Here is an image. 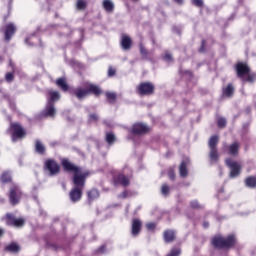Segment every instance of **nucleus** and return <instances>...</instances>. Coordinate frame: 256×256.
Here are the masks:
<instances>
[{
	"mask_svg": "<svg viewBox=\"0 0 256 256\" xmlns=\"http://www.w3.org/2000/svg\"><path fill=\"white\" fill-rule=\"evenodd\" d=\"M62 167H64L65 171L68 173H74L72 177V183L74 188L69 193V198L72 203H77L81 201V197H83V189H85V182L87 181V177L91 175L89 171H83L81 167L73 164L69 159L62 160Z\"/></svg>",
	"mask_w": 256,
	"mask_h": 256,
	"instance_id": "1",
	"label": "nucleus"
},
{
	"mask_svg": "<svg viewBox=\"0 0 256 256\" xmlns=\"http://www.w3.org/2000/svg\"><path fill=\"white\" fill-rule=\"evenodd\" d=\"M237 77L242 79V81H247L248 83H254L256 79V74L251 73V68L247 63L238 62L235 66Z\"/></svg>",
	"mask_w": 256,
	"mask_h": 256,
	"instance_id": "2",
	"label": "nucleus"
},
{
	"mask_svg": "<svg viewBox=\"0 0 256 256\" xmlns=\"http://www.w3.org/2000/svg\"><path fill=\"white\" fill-rule=\"evenodd\" d=\"M212 245L216 249H229V247H233V245H235V236L230 235L227 238L215 236L212 239Z\"/></svg>",
	"mask_w": 256,
	"mask_h": 256,
	"instance_id": "3",
	"label": "nucleus"
},
{
	"mask_svg": "<svg viewBox=\"0 0 256 256\" xmlns=\"http://www.w3.org/2000/svg\"><path fill=\"white\" fill-rule=\"evenodd\" d=\"M217 145H219V136L217 135L211 136L208 141V146L210 149L209 159H210L211 165L219 161V150L217 149Z\"/></svg>",
	"mask_w": 256,
	"mask_h": 256,
	"instance_id": "4",
	"label": "nucleus"
},
{
	"mask_svg": "<svg viewBox=\"0 0 256 256\" xmlns=\"http://www.w3.org/2000/svg\"><path fill=\"white\" fill-rule=\"evenodd\" d=\"M137 93L141 97L153 95L155 93V85L151 82H142L137 87Z\"/></svg>",
	"mask_w": 256,
	"mask_h": 256,
	"instance_id": "5",
	"label": "nucleus"
},
{
	"mask_svg": "<svg viewBox=\"0 0 256 256\" xmlns=\"http://www.w3.org/2000/svg\"><path fill=\"white\" fill-rule=\"evenodd\" d=\"M44 169L45 171H48L50 177H53L55 175H59V172L61 171V166L55 161L54 159H48L44 163Z\"/></svg>",
	"mask_w": 256,
	"mask_h": 256,
	"instance_id": "6",
	"label": "nucleus"
},
{
	"mask_svg": "<svg viewBox=\"0 0 256 256\" xmlns=\"http://www.w3.org/2000/svg\"><path fill=\"white\" fill-rule=\"evenodd\" d=\"M226 165L229 167L230 177L233 179L238 177L239 173H241V164L237 161L232 160L231 158L226 159Z\"/></svg>",
	"mask_w": 256,
	"mask_h": 256,
	"instance_id": "7",
	"label": "nucleus"
},
{
	"mask_svg": "<svg viewBox=\"0 0 256 256\" xmlns=\"http://www.w3.org/2000/svg\"><path fill=\"white\" fill-rule=\"evenodd\" d=\"M10 128L13 131V133H12L13 143H15L17 141V139H23V137H25V130L19 124L12 123L10 125Z\"/></svg>",
	"mask_w": 256,
	"mask_h": 256,
	"instance_id": "8",
	"label": "nucleus"
},
{
	"mask_svg": "<svg viewBox=\"0 0 256 256\" xmlns=\"http://www.w3.org/2000/svg\"><path fill=\"white\" fill-rule=\"evenodd\" d=\"M6 224L11 227H23L25 225V219L15 218L13 214L7 213L5 217Z\"/></svg>",
	"mask_w": 256,
	"mask_h": 256,
	"instance_id": "9",
	"label": "nucleus"
},
{
	"mask_svg": "<svg viewBox=\"0 0 256 256\" xmlns=\"http://www.w3.org/2000/svg\"><path fill=\"white\" fill-rule=\"evenodd\" d=\"M21 189H19V186H12L10 188V194H9V200L12 205H17L19 203V200L21 199Z\"/></svg>",
	"mask_w": 256,
	"mask_h": 256,
	"instance_id": "10",
	"label": "nucleus"
},
{
	"mask_svg": "<svg viewBox=\"0 0 256 256\" xmlns=\"http://www.w3.org/2000/svg\"><path fill=\"white\" fill-rule=\"evenodd\" d=\"M132 133L134 135H145V133H149V126L142 123H136L132 127Z\"/></svg>",
	"mask_w": 256,
	"mask_h": 256,
	"instance_id": "11",
	"label": "nucleus"
},
{
	"mask_svg": "<svg viewBox=\"0 0 256 256\" xmlns=\"http://www.w3.org/2000/svg\"><path fill=\"white\" fill-rule=\"evenodd\" d=\"M239 143L238 142H234L231 145H227V143L223 144V149L224 151H228L229 155H232L233 157H237V155H239Z\"/></svg>",
	"mask_w": 256,
	"mask_h": 256,
	"instance_id": "12",
	"label": "nucleus"
},
{
	"mask_svg": "<svg viewBox=\"0 0 256 256\" xmlns=\"http://www.w3.org/2000/svg\"><path fill=\"white\" fill-rule=\"evenodd\" d=\"M55 113H57V110H55V104L51 101H48L41 115L42 117H55Z\"/></svg>",
	"mask_w": 256,
	"mask_h": 256,
	"instance_id": "13",
	"label": "nucleus"
},
{
	"mask_svg": "<svg viewBox=\"0 0 256 256\" xmlns=\"http://www.w3.org/2000/svg\"><path fill=\"white\" fill-rule=\"evenodd\" d=\"M141 227H143V223L141 222V220L133 219L131 235L133 237H137V235L141 233Z\"/></svg>",
	"mask_w": 256,
	"mask_h": 256,
	"instance_id": "14",
	"label": "nucleus"
},
{
	"mask_svg": "<svg viewBox=\"0 0 256 256\" xmlns=\"http://www.w3.org/2000/svg\"><path fill=\"white\" fill-rule=\"evenodd\" d=\"M15 31H16L15 24L9 23L8 25H6V29L4 32L5 41H11V37L15 35Z\"/></svg>",
	"mask_w": 256,
	"mask_h": 256,
	"instance_id": "15",
	"label": "nucleus"
},
{
	"mask_svg": "<svg viewBox=\"0 0 256 256\" xmlns=\"http://www.w3.org/2000/svg\"><path fill=\"white\" fill-rule=\"evenodd\" d=\"M114 183L120 184L123 187H129V177L125 176V174H119L116 178H114Z\"/></svg>",
	"mask_w": 256,
	"mask_h": 256,
	"instance_id": "16",
	"label": "nucleus"
},
{
	"mask_svg": "<svg viewBox=\"0 0 256 256\" xmlns=\"http://www.w3.org/2000/svg\"><path fill=\"white\" fill-rule=\"evenodd\" d=\"M84 87H86V89L88 90V95L89 93H92L93 95H96V97H98V95H101L102 93L101 88H99V86L95 84L86 83Z\"/></svg>",
	"mask_w": 256,
	"mask_h": 256,
	"instance_id": "17",
	"label": "nucleus"
},
{
	"mask_svg": "<svg viewBox=\"0 0 256 256\" xmlns=\"http://www.w3.org/2000/svg\"><path fill=\"white\" fill-rule=\"evenodd\" d=\"M131 45H133V41L131 40V37L127 35H122V39H121L122 49H124V51H129V49H131Z\"/></svg>",
	"mask_w": 256,
	"mask_h": 256,
	"instance_id": "18",
	"label": "nucleus"
},
{
	"mask_svg": "<svg viewBox=\"0 0 256 256\" xmlns=\"http://www.w3.org/2000/svg\"><path fill=\"white\" fill-rule=\"evenodd\" d=\"M102 7L106 13H113L115 11V3L111 0H103Z\"/></svg>",
	"mask_w": 256,
	"mask_h": 256,
	"instance_id": "19",
	"label": "nucleus"
},
{
	"mask_svg": "<svg viewBox=\"0 0 256 256\" xmlns=\"http://www.w3.org/2000/svg\"><path fill=\"white\" fill-rule=\"evenodd\" d=\"M165 243H173L175 241V231L173 230H166L163 234Z\"/></svg>",
	"mask_w": 256,
	"mask_h": 256,
	"instance_id": "20",
	"label": "nucleus"
},
{
	"mask_svg": "<svg viewBox=\"0 0 256 256\" xmlns=\"http://www.w3.org/2000/svg\"><path fill=\"white\" fill-rule=\"evenodd\" d=\"M73 94L77 97V99H85L87 95H89V91L83 88H76L73 92Z\"/></svg>",
	"mask_w": 256,
	"mask_h": 256,
	"instance_id": "21",
	"label": "nucleus"
},
{
	"mask_svg": "<svg viewBox=\"0 0 256 256\" xmlns=\"http://www.w3.org/2000/svg\"><path fill=\"white\" fill-rule=\"evenodd\" d=\"M35 151L39 155H45V151H46L45 145L39 139L35 140Z\"/></svg>",
	"mask_w": 256,
	"mask_h": 256,
	"instance_id": "22",
	"label": "nucleus"
},
{
	"mask_svg": "<svg viewBox=\"0 0 256 256\" xmlns=\"http://www.w3.org/2000/svg\"><path fill=\"white\" fill-rule=\"evenodd\" d=\"M222 93L224 97H233V94L235 93V87H233V84H228L227 87L223 88Z\"/></svg>",
	"mask_w": 256,
	"mask_h": 256,
	"instance_id": "23",
	"label": "nucleus"
},
{
	"mask_svg": "<svg viewBox=\"0 0 256 256\" xmlns=\"http://www.w3.org/2000/svg\"><path fill=\"white\" fill-rule=\"evenodd\" d=\"M56 85L62 89V91H69V84L65 78H58L56 80Z\"/></svg>",
	"mask_w": 256,
	"mask_h": 256,
	"instance_id": "24",
	"label": "nucleus"
},
{
	"mask_svg": "<svg viewBox=\"0 0 256 256\" xmlns=\"http://www.w3.org/2000/svg\"><path fill=\"white\" fill-rule=\"evenodd\" d=\"M87 197H88L89 203H91L92 201H95V199H99V190L97 189L89 190L87 192Z\"/></svg>",
	"mask_w": 256,
	"mask_h": 256,
	"instance_id": "25",
	"label": "nucleus"
},
{
	"mask_svg": "<svg viewBox=\"0 0 256 256\" xmlns=\"http://www.w3.org/2000/svg\"><path fill=\"white\" fill-rule=\"evenodd\" d=\"M187 160H184L181 162L180 166H179V173L181 177H187V175L189 174V172L187 171Z\"/></svg>",
	"mask_w": 256,
	"mask_h": 256,
	"instance_id": "26",
	"label": "nucleus"
},
{
	"mask_svg": "<svg viewBox=\"0 0 256 256\" xmlns=\"http://www.w3.org/2000/svg\"><path fill=\"white\" fill-rule=\"evenodd\" d=\"M49 95H50V100H48V101H51V103H53L55 101H59V99H61V95L57 91L50 90Z\"/></svg>",
	"mask_w": 256,
	"mask_h": 256,
	"instance_id": "27",
	"label": "nucleus"
},
{
	"mask_svg": "<svg viewBox=\"0 0 256 256\" xmlns=\"http://www.w3.org/2000/svg\"><path fill=\"white\" fill-rule=\"evenodd\" d=\"M246 187H250L251 189L256 187V178L253 176H250L246 178L245 180Z\"/></svg>",
	"mask_w": 256,
	"mask_h": 256,
	"instance_id": "28",
	"label": "nucleus"
},
{
	"mask_svg": "<svg viewBox=\"0 0 256 256\" xmlns=\"http://www.w3.org/2000/svg\"><path fill=\"white\" fill-rule=\"evenodd\" d=\"M6 251H11L12 253H17L21 248L17 243H11L8 246H6Z\"/></svg>",
	"mask_w": 256,
	"mask_h": 256,
	"instance_id": "29",
	"label": "nucleus"
},
{
	"mask_svg": "<svg viewBox=\"0 0 256 256\" xmlns=\"http://www.w3.org/2000/svg\"><path fill=\"white\" fill-rule=\"evenodd\" d=\"M76 7L80 11L87 9V1L86 0H77Z\"/></svg>",
	"mask_w": 256,
	"mask_h": 256,
	"instance_id": "30",
	"label": "nucleus"
},
{
	"mask_svg": "<svg viewBox=\"0 0 256 256\" xmlns=\"http://www.w3.org/2000/svg\"><path fill=\"white\" fill-rule=\"evenodd\" d=\"M0 181L2 183H9L11 181V174L9 172H4L0 177Z\"/></svg>",
	"mask_w": 256,
	"mask_h": 256,
	"instance_id": "31",
	"label": "nucleus"
},
{
	"mask_svg": "<svg viewBox=\"0 0 256 256\" xmlns=\"http://www.w3.org/2000/svg\"><path fill=\"white\" fill-rule=\"evenodd\" d=\"M106 97L108 99V102H110V103H115V101H117V94L116 93L107 92Z\"/></svg>",
	"mask_w": 256,
	"mask_h": 256,
	"instance_id": "32",
	"label": "nucleus"
},
{
	"mask_svg": "<svg viewBox=\"0 0 256 256\" xmlns=\"http://www.w3.org/2000/svg\"><path fill=\"white\" fill-rule=\"evenodd\" d=\"M106 141L109 145H113L115 143V134L107 133L106 134Z\"/></svg>",
	"mask_w": 256,
	"mask_h": 256,
	"instance_id": "33",
	"label": "nucleus"
},
{
	"mask_svg": "<svg viewBox=\"0 0 256 256\" xmlns=\"http://www.w3.org/2000/svg\"><path fill=\"white\" fill-rule=\"evenodd\" d=\"M162 195H169V186L167 184H163L161 188Z\"/></svg>",
	"mask_w": 256,
	"mask_h": 256,
	"instance_id": "34",
	"label": "nucleus"
},
{
	"mask_svg": "<svg viewBox=\"0 0 256 256\" xmlns=\"http://www.w3.org/2000/svg\"><path fill=\"white\" fill-rule=\"evenodd\" d=\"M164 61H168V63H171L173 61V55L169 52H165V55L163 57Z\"/></svg>",
	"mask_w": 256,
	"mask_h": 256,
	"instance_id": "35",
	"label": "nucleus"
},
{
	"mask_svg": "<svg viewBox=\"0 0 256 256\" xmlns=\"http://www.w3.org/2000/svg\"><path fill=\"white\" fill-rule=\"evenodd\" d=\"M5 79L7 83H12L13 79H15V75L13 73L9 72L6 74Z\"/></svg>",
	"mask_w": 256,
	"mask_h": 256,
	"instance_id": "36",
	"label": "nucleus"
},
{
	"mask_svg": "<svg viewBox=\"0 0 256 256\" xmlns=\"http://www.w3.org/2000/svg\"><path fill=\"white\" fill-rule=\"evenodd\" d=\"M227 125V120L225 118L218 119V127L223 128Z\"/></svg>",
	"mask_w": 256,
	"mask_h": 256,
	"instance_id": "37",
	"label": "nucleus"
},
{
	"mask_svg": "<svg viewBox=\"0 0 256 256\" xmlns=\"http://www.w3.org/2000/svg\"><path fill=\"white\" fill-rule=\"evenodd\" d=\"M140 47V53L143 57H147L148 55V52H147V49H145V46H143L142 44L139 45Z\"/></svg>",
	"mask_w": 256,
	"mask_h": 256,
	"instance_id": "38",
	"label": "nucleus"
},
{
	"mask_svg": "<svg viewBox=\"0 0 256 256\" xmlns=\"http://www.w3.org/2000/svg\"><path fill=\"white\" fill-rule=\"evenodd\" d=\"M119 199H127L129 197V191L125 190L121 194L118 195Z\"/></svg>",
	"mask_w": 256,
	"mask_h": 256,
	"instance_id": "39",
	"label": "nucleus"
},
{
	"mask_svg": "<svg viewBox=\"0 0 256 256\" xmlns=\"http://www.w3.org/2000/svg\"><path fill=\"white\" fill-rule=\"evenodd\" d=\"M192 3L195 7H203V0H192Z\"/></svg>",
	"mask_w": 256,
	"mask_h": 256,
	"instance_id": "40",
	"label": "nucleus"
},
{
	"mask_svg": "<svg viewBox=\"0 0 256 256\" xmlns=\"http://www.w3.org/2000/svg\"><path fill=\"white\" fill-rule=\"evenodd\" d=\"M168 177L169 179H171L172 181L175 180V171L173 169H170L168 172Z\"/></svg>",
	"mask_w": 256,
	"mask_h": 256,
	"instance_id": "41",
	"label": "nucleus"
},
{
	"mask_svg": "<svg viewBox=\"0 0 256 256\" xmlns=\"http://www.w3.org/2000/svg\"><path fill=\"white\" fill-rule=\"evenodd\" d=\"M190 205H191L192 209H199L201 207V205H199V202H197V201H192L190 203Z\"/></svg>",
	"mask_w": 256,
	"mask_h": 256,
	"instance_id": "42",
	"label": "nucleus"
},
{
	"mask_svg": "<svg viewBox=\"0 0 256 256\" xmlns=\"http://www.w3.org/2000/svg\"><path fill=\"white\" fill-rule=\"evenodd\" d=\"M155 227H156L155 223L146 224V229H148V231H154Z\"/></svg>",
	"mask_w": 256,
	"mask_h": 256,
	"instance_id": "43",
	"label": "nucleus"
},
{
	"mask_svg": "<svg viewBox=\"0 0 256 256\" xmlns=\"http://www.w3.org/2000/svg\"><path fill=\"white\" fill-rule=\"evenodd\" d=\"M89 121H99V116L97 114H90Z\"/></svg>",
	"mask_w": 256,
	"mask_h": 256,
	"instance_id": "44",
	"label": "nucleus"
},
{
	"mask_svg": "<svg viewBox=\"0 0 256 256\" xmlns=\"http://www.w3.org/2000/svg\"><path fill=\"white\" fill-rule=\"evenodd\" d=\"M115 73H116V70H115V69L109 68V70H108V76H109V77H113V75H115Z\"/></svg>",
	"mask_w": 256,
	"mask_h": 256,
	"instance_id": "45",
	"label": "nucleus"
},
{
	"mask_svg": "<svg viewBox=\"0 0 256 256\" xmlns=\"http://www.w3.org/2000/svg\"><path fill=\"white\" fill-rule=\"evenodd\" d=\"M205 51V40H202V44H201V48H200V52Z\"/></svg>",
	"mask_w": 256,
	"mask_h": 256,
	"instance_id": "46",
	"label": "nucleus"
},
{
	"mask_svg": "<svg viewBox=\"0 0 256 256\" xmlns=\"http://www.w3.org/2000/svg\"><path fill=\"white\" fill-rule=\"evenodd\" d=\"M97 253H105V246H101L98 250Z\"/></svg>",
	"mask_w": 256,
	"mask_h": 256,
	"instance_id": "47",
	"label": "nucleus"
},
{
	"mask_svg": "<svg viewBox=\"0 0 256 256\" xmlns=\"http://www.w3.org/2000/svg\"><path fill=\"white\" fill-rule=\"evenodd\" d=\"M178 5H183V0H174Z\"/></svg>",
	"mask_w": 256,
	"mask_h": 256,
	"instance_id": "48",
	"label": "nucleus"
},
{
	"mask_svg": "<svg viewBox=\"0 0 256 256\" xmlns=\"http://www.w3.org/2000/svg\"><path fill=\"white\" fill-rule=\"evenodd\" d=\"M3 233H5V231L0 228V237H3Z\"/></svg>",
	"mask_w": 256,
	"mask_h": 256,
	"instance_id": "49",
	"label": "nucleus"
},
{
	"mask_svg": "<svg viewBox=\"0 0 256 256\" xmlns=\"http://www.w3.org/2000/svg\"><path fill=\"white\" fill-rule=\"evenodd\" d=\"M203 226H204L205 228H207V227H209V223L205 222V223L203 224Z\"/></svg>",
	"mask_w": 256,
	"mask_h": 256,
	"instance_id": "50",
	"label": "nucleus"
},
{
	"mask_svg": "<svg viewBox=\"0 0 256 256\" xmlns=\"http://www.w3.org/2000/svg\"><path fill=\"white\" fill-rule=\"evenodd\" d=\"M247 111H248V113H250L251 112V108H248Z\"/></svg>",
	"mask_w": 256,
	"mask_h": 256,
	"instance_id": "51",
	"label": "nucleus"
},
{
	"mask_svg": "<svg viewBox=\"0 0 256 256\" xmlns=\"http://www.w3.org/2000/svg\"><path fill=\"white\" fill-rule=\"evenodd\" d=\"M26 43H29V38L26 39Z\"/></svg>",
	"mask_w": 256,
	"mask_h": 256,
	"instance_id": "52",
	"label": "nucleus"
}]
</instances>
